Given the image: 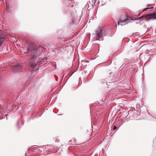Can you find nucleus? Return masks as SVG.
<instances>
[{
  "instance_id": "obj_12",
  "label": "nucleus",
  "mask_w": 156,
  "mask_h": 156,
  "mask_svg": "<svg viewBox=\"0 0 156 156\" xmlns=\"http://www.w3.org/2000/svg\"><path fill=\"white\" fill-rule=\"evenodd\" d=\"M105 5V4H102L101 5V6H103L104 5Z\"/></svg>"
},
{
  "instance_id": "obj_2",
  "label": "nucleus",
  "mask_w": 156,
  "mask_h": 156,
  "mask_svg": "<svg viewBox=\"0 0 156 156\" xmlns=\"http://www.w3.org/2000/svg\"><path fill=\"white\" fill-rule=\"evenodd\" d=\"M140 19H145L146 20H154L156 19V12H152L150 14L144 15L138 19H136L133 20L131 19V20H139Z\"/></svg>"
},
{
  "instance_id": "obj_8",
  "label": "nucleus",
  "mask_w": 156,
  "mask_h": 156,
  "mask_svg": "<svg viewBox=\"0 0 156 156\" xmlns=\"http://www.w3.org/2000/svg\"><path fill=\"white\" fill-rule=\"evenodd\" d=\"M35 63H30V66L32 67H35Z\"/></svg>"
},
{
  "instance_id": "obj_14",
  "label": "nucleus",
  "mask_w": 156,
  "mask_h": 156,
  "mask_svg": "<svg viewBox=\"0 0 156 156\" xmlns=\"http://www.w3.org/2000/svg\"><path fill=\"white\" fill-rule=\"evenodd\" d=\"M87 10H90L89 9H88V8H87Z\"/></svg>"
},
{
  "instance_id": "obj_6",
  "label": "nucleus",
  "mask_w": 156,
  "mask_h": 156,
  "mask_svg": "<svg viewBox=\"0 0 156 156\" xmlns=\"http://www.w3.org/2000/svg\"><path fill=\"white\" fill-rule=\"evenodd\" d=\"M5 40L4 38L1 37L0 38V46H1Z\"/></svg>"
},
{
  "instance_id": "obj_7",
  "label": "nucleus",
  "mask_w": 156,
  "mask_h": 156,
  "mask_svg": "<svg viewBox=\"0 0 156 156\" xmlns=\"http://www.w3.org/2000/svg\"><path fill=\"white\" fill-rule=\"evenodd\" d=\"M147 6H148V7L146 8L145 9H143V10H148L149 9L153 8V7H152V6H150L149 5H148Z\"/></svg>"
},
{
  "instance_id": "obj_9",
  "label": "nucleus",
  "mask_w": 156,
  "mask_h": 156,
  "mask_svg": "<svg viewBox=\"0 0 156 156\" xmlns=\"http://www.w3.org/2000/svg\"><path fill=\"white\" fill-rule=\"evenodd\" d=\"M94 1H95V0H92L91 2L92 3V4L90 3V5H92V6H91L92 7L93 6V5H95V3H94Z\"/></svg>"
},
{
  "instance_id": "obj_13",
  "label": "nucleus",
  "mask_w": 156,
  "mask_h": 156,
  "mask_svg": "<svg viewBox=\"0 0 156 156\" xmlns=\"http://www.w3.org/2000/svg\"><path fill=\"white\" fill-rule=\"evenodd\" d=\"M19 121H21V120H19Z\"/></svg>"
},
{
  "instance_id": "obj_3",
  "label": "nucleus",
  "mask_w": 156,
  "mask_h": 156,
  "mask_svg": "<svg viewBox=\"0 0 156 156\" xmlns=\"http://www.w3.org/2000/svg\"><path fill=\"white\" fill-rule=\"evenodd\" d=\"M94 34L96 35V40H102V37L105 35V30H102L101 27H99L95 30Z\"/></svg>"
},
{
  "instance_id": "obj_10",
  "label": "nucleus",
  "mask_w": 156,
  "mask_h": 156,
  "mask_svg": "<svg viewBox=\"0 0 156 156\" xmlns=\"http://www.w3.org/2000/svg\"><path fill=\"white\" fill-rule=\"evenodd\" d=\"M117 128V127H116V126H114L113 127V130H115L116 128Z\"/></svg>"
},
{
  "instance_id": "obj_11",
  "label": "nucleus",
  "mask_w": 156,
  "mask_h": 156,
  "mask_svg": "<svg viewBox=\"0 0 156 156\" xmlns=\"http://www.w3.org/2000/svg\"><path fill=\"white\" fill-rule=\"evenodd\" d=\"M97 0H95V1H94V3H95L96 2V1H97Z\"/></svg>"
},
{
  "instance_id": "obj_16",
  "label": "nucleus",
  "mask_w": 156,
  "mask_h": 156,
  "mask_svg": "<svg viewBox=\"0 0 156 156\" xmlns=\"http://www.w3.org/2000/svg\"><path fill=\"white\" fill-rule=\"evenodd\" d=\"M0 120H1V118H0Z\"/></svg>"
},
{
  "instance_id": "obj_4",
  "label": "nucleus",
  "mask_w": 156,
  "mask_h": 156,
  "mask_svg": "<svg viewBox=\"0 0 156 156\" xmlns=\"http://www.w3.org/2000/svg\"><path fill=\"white\" fill-rule=\"evenodd\" d=\"M128 21L129 19H125L124 21H122L120 20V21L119 22H118V25H119L120 24L121 26L124 25L128 23Z\"/></svg>"
},
{
  "instance_id": "obj_5",
  "label": "nucleus",
  "mask_w": 156,
  "mask_h": 156,
  "mask_svg": "<svg viewBox=\"0 0 156 156\" xmlns=\"http://www.w3.org/2000/svg\"><path fill=\"white\" fill-rule=\"evenodd\" d=\"M22 68V66L20 65L15 66L12 67V69L14 71H18Z\"/></svg>"
},
{
  "instance_id": "obj_1",
  "label": "nucleus",
  "mask_w": 156,
  "mask_h": 156,
  "mask_svg": "<svg viewBox=\"0 0 156 156\" xmlns=\"http://www.w3.org/2000/svg\"><path fill=\"white\" fill-rule=\"evenodd\" d=\"M34 48L31 50L30 49L27 51V53L30 54V55L33 56L30 59V60H34L36 58L37 53L40 52L43 47L40 45H37L34 46Z\"/></svg>"
},
{
  "instance_id": "obj_15",
  "label": "nucleus",
  "mask_w": 156,
  "mask_h": 156,
  "mask_svg": "<svg viewBox=\"0 0 156 156\" xmlns=\"http://www.w3.org/2000/svg\"><path fill=\"white\" fill-rule=\"evenodd\" d=\"M89 5H88V6H89ZM89 8V6H88Z\"/></svg>"
}]
</instances>
